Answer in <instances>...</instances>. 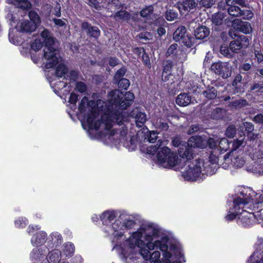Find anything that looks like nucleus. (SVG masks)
Masks as SVG:
<instances>
[{
    "mask_svg": "<svg viewBox=\"0 0 263 263\" xmlns=\"http://www.w3.org/2000/svg\"><path fill=\"white\" fill-rule=\"evenodd\" d=\"M108 98L105 104V116H102V121L105 125V129L108 131L113 126L112 119L115 120L119 125L128 121V116L123 110L133 104L135 96L130 91L123 93L118 89H114L109 92Z\"/></svg>",
    "mask_w": 263,
    "mask_h": 263,
    "instance_id": "nucleus-1",
    "label": "nucleus"
},
{
    "mask_svg": "<svg viewBox=\"0 0 263 263\" xmlns=\"http://www.w3.org/2000/svg\"><path fill=\"white\" fill-rule=\"evenodd\" d=\"M162 72L161 80L164 82L169 80L171 82L167 83V91L171 94H175L179 90L182 78L179 74L172 73L173 67V61L171 60H164L162 62Z\"/></svg>",
    "mask_w": 263,
    "mask_h": 263,
    "instance_id": "nucleus-2",
    "label": "nucleus"
},
{
    "mask_svg": "<svg viewBox=\"0 0 263 263\" xmlns=\"http://www.w3.org/2000/svg\"><path fill=\"white\" fill-rule=\"evenodd\" d=\"M43 58L47 61L45 64V67L46 69L53 68L59 63L58 51L53 47L54 39L50 36L43 40Z\"/></svg>",
    "mask_w": 263,
    "mask_h": 263,
    "instance_id": "nucleus-3",
    "label": "nucleus"
},
{
    "mask_svg": "<svg viewBox=\"0 0 263 263\" xmlns=\"http://www.w3.org/2000/svg\"><path fill=\"white\" fill-rule=\"evenodd\" d=\"M192 148H205V139L199 136H192L184 145H182L178 149V154L182 159L189 160L193 158Z\"/></svg>",
    "mask_w": 263,
    "mask_h": 263,
    "instance_id": "nucleus-4",
    "label": "nucleus"
},
{
    "mask_svg": "<svg viewBox=\"0 0 263 263\" xmlns=\"http://www.w3.org/2000/svg\"><path fill=\"white\" fill-rule=\"evenodd\" d=\"M185 159L184 162L187 165L186 170L183 172L184 178L188 181H195L200 176L201 173V165L203 164V160L201 159L193 160Z\"/></svg>",
    "mask_w": 263,
    "mask_h": 263,
    "instance_id": "nucleus-5",
    "label": "nucleus"
},
{
    "mask_svg": "<svg viewBox=\"0 0 263 263\" xmlns=\"http://www.w3.org/2000/svg\"><path fill=\"white\" fill-rule=\"evenodd\" d=\"M157 159L160 164L166 163L167 168H172L179 164V159L176 153L171 151L168 147L164 146L158 151Z\"/></svg>",
    "mask_w": 263,
    "mask_h": 263,
    "instance_id": "nucleus-6",
    "label": "nucleus"
},
{
    "mask_svg": "<svg viewBox=\"0 0 263 263\" xmlns=\"http://www.w3.org/2000/svg\"><path fill=\"white\" fill-rule=\"evenodd\" d=\"M228 5V13L233 17H240L244 20H250L253 16V12L247 9H241L239 7L233 4L231 0H226Z\"/></svg>",
    "mask_w": 263,
    "mask_h": 263,
    "instance_id": "nucleus-7",
    "label": "nucleus"
},
{
    "mask_svg": "<svg viewBox=\"0 0 263 263\" xmlns=\"http://www.w3.org/2000/svg\"><path fill=\"white\" fill-rule=\"evenodd\" d=\"M177 3L182 15L186 16L199 10V0H179Z\"/></svg>",
    "mask_w": 263,
    "mask_h": 263,
    "instance_id": "nucleus-8",
    "label": "nucleus"
},
{
    "mask_svg": "<svg viewBox=\"0 0 263 263\" xmlns=\"http://www.w3.org/2000/svg\"><path fill=\"white\" fill-rule=\"evenodd\" d=\"M211 69L215 74L223 78H228L231 74V67L228 62H215L212 64Z\"/></svg>",
    "mask_w": 263,
    "mask_h": 263,
    "instance_id": "nucleus-9",
    "label": "nucleus"
},
{
    "mask_svg": "<svg viewBox=\"0 0 263 263\" xmlns=\"http://www.w3.org/2000/svg\"><path fill=\"white\" fill-rule=\"evenodd\" d=\"M248 203L249 201L247 198L239 197L234 198L233 200V209L235 210V213L229 212L225 217L226 220L228 221H231L236 218L237 216H238L240 209L243 208L245 205Z\"/></svg>",
    "mask_w": 263,
    "mask_h": 263,
    "instance_id": "nucleus-10",
    "label": "nucleus"
},
{
    "mask_svg": "<svg viewBox=\"0 0 263 263\" xmlns=\"http://www.w3.org/2000/svg\"><path fill=\"white\" fill-rule=\"evenodd\" d=\"M226 16V11H218L212 15L211 21L212 29L214 31H220L223 29Z\"/></svg>",
    "mask_w": 263,
    "mask_h": 263,
    "instance_id": "nucleus-11",
    "label": "nucleus"
},
{
    "mask_svg": "<svg viewBox=\"0 0 263 263\" xmlns=\"http://www.w3.org/2000/svg\"><path fill=\"white\" fill-rule=\"evenodd\" d=\"M236 38L231 41L229 44L230 50L234 53L238 52L242 48H247L249 45V40L245 35H236Z\"/></svg>",
    "mask_w": 263,
    "mask_h": 263,
    "instance_id": "nucleus-12",
    "label": "nucleus"
},
{
    "mask_svg": "<svg viewBox=\"0 0 263 263\" xmlns=\"http://www.w3.org/2000/svg\"><path fill=\"white\" fill-rule=\"evenodd\" d=\"M254 219L255 215L253 213L242 210L241 212H239L236 221L239 225L246 228H249L253 225Z\"/></svg>",
    "mask_w": 263,
    "mask_h": 263,
    "instance_id": "nucleus-13",
    "label": "nucleus"
},
{
    "mask_svg": "<svg viewBox=\"0 0 263 263\" xmlns=\"http://www.w3.org/2000/svg\"><path fill=\"white\" fill-rule=\"evenodd\" d=\"M81 28L84 31L87 35L94 40H98L101 34V31L99 28L96 26H92L87 21H84L81 23Z\"/></svg>",
    "mask_w": 263,
    "mask_h": 263,
    "instance_id": "nucleus-14",
    "label": "nucleus"
},
{
    "mask_svg": "<svg viewBox=\"0 0 263 263\" xmlns=\"http://www.w3.org/2000/svg\"><path fill=\"white\" fill-rule=\"evenodd\" d=\"M232 26L235 30L246 34L250 33L252 31L250 23L248 22L243 21L240 19H234L232 21Z\"/></svg>",
    "mask_w": 263,
    "mask_h": 263,
    "instance_id": "nucleus-15",
    "label": "nucleus"
},
{
    "mask_svg": "<svg viewBox=\"0 0 263 263\" xmlns=\"http://www.w3.org/2000/svg\"><path fill=\"white\" fill-rule=\"evenodd\" d=\"M177 1L172 2L166 7L165 12V18L167 21H172L176 19L178 17V11L180 13V9L177 5Z\"/></svg>",
    "mask_w": 263,
    "mask_h": 263,
    "instance_id": "nucleus-16",
    "label": "nucleus"
},
{
    "mask_svg": "<svg viewBox=\"0 0 263 263\" xmlns=\"http://www.w3.org/2000/svg\"><path fill=\"white\" fill-rule=\"evenodd\" d=\"M130 115L132 118L135 119L136 124L139 127L143 125L146 121V115L145 112H142L139 108L133 109Z\"/></svg>",
    "mask_w": 263,
    "mask_h": 263,
    "instance_id": "nucleus-17",
    "label": "nucleus"
},
{
    "mask_svg": "<svg viewBox=\"0 0 263 263\" xmlns=\"http://www.w3.org/2000/svg\"><path fill=\"white\" fill-rule=\"evenodd\" d=\"M210 29L205 26H199L194 30V35L196 40H203L206 39L210 35Z\"/></svg>",
    "mask_w": 263,
    "mask_h": 263,
    "instance_id": "nucleus-18",
    "label": "nucleus"
},
{
    "mask_svg": "<svg viewBox=\"0 0 263 263\" xmlns=\"http://www.w3.org/2000/svg\"><path fill=\"white\" fill-rule=\"evenodd\" d=\"M47 234L44 231H40L34 234L31 239V242L33 245H42L46 241Z\"/></svg>",
    "mask_w": 263,
    "mask_h": 263,
    "instance_id": "nucleus-19",
    "label": "nucleus"
},
{
    "mask_svg": "<svg viewBox=\"0 0 263 263\" xmlns=\"http://www.w3.org/2000/svg\"><path fill=\"white\" fill-rule=\"evenodd\" d=\"M117 215L114 211H106L100 216V219L104 225H108L115 220Z\"/></svg>",
    "mask_w": 263,
    "mask_h": 263,
    "instance_id": "nucleus-20",
    "label": "nucleus"
},
{
    "mask_svg": "<svg viewBox=\"0 0 263 263\" xmlns=\"http://www.w3.org/2000/svg\"><path fill=\"white\" fill-rule=\"evenodd\" d=\"M191 102V97L186 93H181L176 99V103L180 106H186Z\"/></svg>",
    "mask_w": 263,
    "mask_h": 263,
    "instance_id": "nucleus-21",
    "label": "nucleus"
},
{
    "mask_svg": "<svg viewBox=\"0 0 263 263\" xmlns=\"http://www.w3.org/2000/svg\"><path fill=\"white\" fill-rule=\"evenodd\" d=\"M242 127V131L245 136H247L250 139H254L253 133L254 126L251 122H245Z\"/></svg>",
    "mask_w": 263,
    "mask_h": 263,
    "instance_id": "nucleus-22",
    "label": "nucleus"
},
{
    "mask_svg": "<svg viewBox=\"0 0 263 263\" xmlns=\"http://www.w3.org/2000/svg\"><path fill=\"white\" fill-rule=\"evenodd\" d=\"M186 28L184 26H180L175 30L173 34V39L175 42H181L183 37L186 35Z\"/></svg>",
    "mask_w": 263,
    "mask_h": 263,
    "instance_id": "nucleus-23",
    "label": "nucleus"
},
{
    "mask_svg": "<svg viewBox=\"0 0 263 263\" xmlns=\"http://www.w3.org/2000/svg\"><path fill=\"white\" fill-rule=\"evenodd\" d=\"M37 28L36 25H33V23L26 20L21 23L20 31L22 32L31 33L35 31Z\"/></svg>",
    "mask_w": 263,
    "mask_h": 263,
    "instance_id": "nucleus-24",
    "label": "nucleus"
},
{
    "mask_svg": "<svg viewBox=\"0 0 263 263\" xmlns=\"http://www.w3.org/2000/svg\"><path fill=\"white\" fill-rule=\"evenodd\" d=\"M168 240L169 238L167 236H162L160 240H156V249H159L162 252L167 251Z\"/></svg>",
    "mask_w": 263,
    "mask_h": 263,
    "instance_id": "nucleus-25",
    "label": "nucleus"
},
{
    "mask_svg": "<svg viewBox=\"0 0 263 263\" xmlns=\"http://www.w3.org/2000/svg\"><path fill=\"white\" fill-rule=\"evenodd\" d=\"M61 258V252L58 249L52 250L48 255L49 263H59Z\"/></svg>",
    "mask_w": 263,
    "mask_h": 263,
    "instance_id": "nucleus-26",
    "label": "nucleus"
},
{
    "mask_svg": "<svg viewBox=\"0 0 263 263\" xmlns=\"http://www.w3.org/2000/svg\"><path fill=\"white\" fill-rule=\"evenodd\" d=\"M68 69L66 65L64 63L59 64L55 69V76L59 78H61L64 77L66 80L67 79L65 78V74L68 73Z\"/></svg>",
    "mask_w": 263,
    "mask_h": 263,
    "instance_id": "nucleus-27",
    "label": "nucleus"
},
{
    "mask_svg": "<svg viewBox=\"0 0 263 263\" xmlns=\"http://www.w3.org/2000/svg\"><path fill=\"white\" fill-rule=\"evenodd\" d=\"M178 45L174 43L172 44L167 49L165 57L166 58L171 57L173 60H176L177 58Z\"/></svg>",
    "mask_w": 263,
    "mask_h": 263,
    "instance_id": "nucleus-28",
    "label": "nucleus"
},
{
    "mask_svg": "<svg viewBox=\"0 0 263 263\" xmlns=\"http://www.w3.org/2000/svg\"><path fill=\"white\" fill-rule=\"evenodd\" d=\"M48 239V243H49V242L51 241V244L52 245L51 248H53L54 247H57L59 243H61L62 240V237L61 235L58 234L57 232H55L51 233Z\"/></svg>",
    "mask_w": 263,
    "mask_h": 263,
    "instance_id": "nucleus-29",
    "label": "nucleus"
},
{
    "mask_svg": "<svg viewBox=\"0 0 263 263\" xmlns=\"http://www.w3.org/2000/svg\"><path fill=\"white\" fill-rule=\"evenodd\" d=\"M13 3L17 7L23 10H28L31 7V4L28 0H13Z\"/></svg>",
    "mask_w": 263,
    "mask_h": 263,
    "instance_id": "nucleus-30",
    "label": "nucleus"
},
{
    "mask_svg": "<svg viewBox=\"0 0 263 263\" xmlns=\"http://www.w3.org/2000/svg\"><path fill=\"white\" fill-rule=\"evenodd\" d=\"M231 160L233 164V166H234V167L241 168L244 165L245 163V160L242 157H234L232 156V155H231Z\"/></svg>",
    "mask_w": 263,
    "mask_h": 263,
    "instance_id": "nucleus-31",
    "label": "nucleus"
},
{
    "mask_svg": "<svg viewBox=\"0 0 263 263\" xmlns=\"http://www.w3.org/2000/svg\"><path fill=\"white\" fill-rule=\"evenodd\" d=\"M195 39H196L194 37L187 34L183 37L180 43H181L184 46L187 47H191L195 44Z\"/></svg>",
    "mask_w": 263,
    "mask_h": 263,
    "instance_id": "nucleus-32",
    "label": "nucleus"
},
{
    "mask_svg": "<svg viewBox=\"0 0 263 263\" xmlns=\"http://www.w3.org/2000/svg\"><path fill=\"white\" fill-rule=\"evenodd\" d=\"M217 143L214 138L210 137L207 140H205V148L208 146L211 151H218Z\"/></svg>",
    "mask_w": 263,
    "mask_h": 263,
    "instance_id": "nucleus-33",
    "label": "nucleus"
},
{
    "mask_svg": "<svg viewBox=\"0 0 263 263\" xmlns=\"http://www.w3.org/2000/svg\"><path fill=\"white\" fill-rule=\"evenodd\" d=\"M28 16L30 20V22L38 27L41 23V19L38 14L35 11L31 10L29 12Z\"/></svg>",
    "mask_w": 263,
    "mask_h": 263,
    "instance_id": "nucleus-34",
    "label": "nucleus"
},
{
    "mask_svg": "<svg viewBox=\"0 0 263 263\" xmlns=\"http://www.w3.org/2000/svg\"><path fill=\"white\" fill-rule=\"evenodd\" d=\"M217 91L214 87H211L203 91V94L207 99L212 100L217 97Z\"/></svg>",
    "mask_w": 263,
    "mask_h": 263,
    "instance_id": "nucleus-35",
    "label": "nucleus"
},
{
    "mask_svg": "<svg viewBox=\"0 0 263 263\" xmlns=\"http://www.w3.org/2000/svg\"><path fill=\"white\" fill-rule=\"evenodd\" d=\"M231 104L235 108L239 109L248 106L249 103L246 99H240L232 102Z\"/></svg>",
    "mask_w": 263,
    "mask_h": 263,
    "instance_id": "nucleus-36",
    "label": "nucleus"
},
{
    "mask_svg": "<svg viewBox=\"0 0 263 263\" xmlns=\"http://www.w3.org/2000/svg\"><path fill=\"white\" fill-rule=\"evenodd\" d=\"M118 84L119 88L127 90L130 85L129 81L126 78L121 79L114 81Z\"/></svg>",
    "mask_w": 263,
    "mask_h": 263,
    "instance_id": "nucleus-37",
    "label": "nucleus"
},
{
    "mask_svg": "<svg viewBox=\"0 0 263 263\" xmlns=\"http://www.w3.org/2000/svg\"><path fill=\"white\" fill-rule=\"evenodd\" d=\"M243 142L241 140H239L238 139L234 140L232 143V146L231 148V152L229 154H227L224 158L226 159V156L229 155L230 156L233 155L234 152L236 151L237 149L239 148V147L242 144Z\"/></svg>",
    "mask_w": 263,
    "mask_h": 263,
    "instance_id": "nucleus-38",
    "label": "nucleus"
},
{
    "mask_svg": "<svg viewBox=\"0 0 263 263\" xmlns=\"http://www.w3.org/2000/svg\"><path fill=\"white\" fill-rule=\"evenodd\" d=\"M99 116L97 109H89L87 115V123L93 122Z\"/></svg>",
    "mask_w": 263,
    "mask_h": 263,
    "instance_id": "nucleus-39",
    "label": "nucleus"
},
{
    "mask_svg": "<svg viewBox=\"0 0 263 263\" xmlns=\"http://www.w3.org/2000/svg\"><path fill=\"white\" fill-rule=\"evenodd\" d=\"M88 99L85 96L82 98L79 103L78 109L80 113L82 114L86 111L87 106H88Z\"/></svg>",
    "mask_w": 263,
    "mask_h": 263,
    "instance_id": "nucleus-40",
    "label": "nucleus"
},
{
    "mask_svg": "<svg viewBox=\"0 0 263 263\" xmlns=\"http://www.w3.org/2000/svg\"><path fill=\"white\" fill-rule=\"evenodd\" d=\"M250 263H263V252L261 254L254 253L250 257Z\"/></svg>",
    "mask_w": 263,
    "mask_h": 263,
    "instance_id": "nucleus-41",
    "label": "nucleus"
},
{
    "mask_svg": "<svg viewBox=\"0 0 263 263\" xmlns=\"http://www.w3.org/2000/svg\"><path fill=\"white\" fill-rule=\"evenodd\" d=\"M127 71V69L125 66H123L119 68L115 73L114 77V81H117L121 79H123V77L125 76Z\"/></svg>",
    "mask_w": 263,
    "mask_h": 263,
    "instance_id": "nucleus-42",
    "label": "nucleus"
},
{
    "mask_svg": "<svg viewBox=\"0 0 263 263\" xmlns=\"http://www.w3.org/2000/svg\"><path fill=\"white\" fill-rule=\"evenodd\" d=\"M139 253L145 260H149L151 253L148 249L144 246H140Z\"/></svg>",
    "mask_w": 263,
    "mask_h": 263,
    "instance_id": "nucleus-43",
    "label": "nucleus"
},
{
    "mask_svg": "<svg viewBox=\"0 0 263 263\" xmlns=\"http://www.w3.org/2000/svg\"><path fill=\"white\" fill-rule=\"evenodd\" d=\"M215 0H200L199 1V10L202 7L210 8L215 4Z\"/></svg>",
    "mask_w": 263,
    "mask_h": 263,
    "instance_id": "nucleus-44",
    "label": "nucleus"
},
{
    "mask_svg": "<svg viewBox=\"0 0 263 263\" xmlns=\"http://www.w3.org/2000/svg\"><path fill=\"white\" fill-rule=\"evenodd\" d=\"M154 7L152 5L148 6L143 8L140 11V15L143 17H147L153 13Z\"/></svg>",
    "mask_w": 263,
    "mask_h": 263,
    "instance_id": "nucleus-45",
    "label": "nucleus"
},
{
    "mask_svg": "<svg viewBox=\"0 0 263 263\" xmlns=\"http://www.w3.org/2000/svg\"><path fill=\"white\" fill-rule=\"evenodd\" d=\"M43 46L41 39H35L31 44V48L35 51H39Z\"/></svg>",
    "mask_w": 263,
    "mask_h": 263,
    "instance_id": "nucleus-46",
    "label": "nucleus"
},
{
    "mask_svg": "<svg viewBox=\"0 0 263 263\" xmlns=\"http://www.w3.org/2000/svg\"><path fill=\"white\" fill-rule=\"evenodd\" d=\"M102 124H103V121H102V117L100 120H98L97 121L94 120L93 122L87 123L89 129H95L96 130L99 129Z\"/></svg>",
    "mask_w": 263,
    "mask_h": 263,
    "instance_id": "nucleus-47",
    "label": "nucleus"
},
{
    "mask_svg": "<svg viewBox=\"0 0 263 263\" xmlns=\"http://www.w3.org/2000/svg\"><path fill=\"white\" fill-rule=\"evenodd\" d=\"M28 223V220L26 218L19 217L14 221L15 226L18 228H25Z\"/></svg>",
    "mask_w": 263,
    "mask_h": 263,
    "instance_id": "nucleus-48",
    "label": "nucleus"
},
{
    "mask_svg": "<svg viewBox=\"0 0 263 263\" xmlns=\"http://www.w3.org/2000/svg\"><path fill=\"white\" fill-rule=\"evenodd\" d=\"M236 133V129L234 125H230L227 127L225 135L226 136L230 138H233Z\"/></svg>",
    "mask_w": 263,
    "mask_h": 263,
    "instance_id": "nucleus-49",
    "label": "nucleus"
},
{
    "mask_svg": "<svg viewBox=\"0 0 263 263\" xmlns=\"http://www.w3.org/2000/svg\"><path fill=\"white\" fill-rule=\"evenodd\" d=\"M116 15L120 18L126 21H128L131 16L130 13L125 10L118 11Z\"/></svg>",
    "mask_w": 263,
    "mask_h": 263,
    "instance_id": "nucleus-50",
    "label": "nucleus"
},
{
    "mask_svg": "<svg viewBox=\"0 0 263 263\" xmlns=\"http://www.w3.org/2000/svg\"><path fill=\"white\" fill-rule=\"evenodd\" d=\"M132 238L136 241L137 243H140L141 246L144 245V242L141 240L142 237V233L140 231H136L134 232L132 235Z\"/></svg>",
    "mask_w": 263,
    "mask_h": 263,
    "instance_id": "nucleus-51",
    "label": "nucleus"
},
{
    "mask_svg": "<svg viewBox=\"0 0 263 263\" xmlns=\"http://www.w3.org/2000/svg\"><path fill=\"white\" fill-rule=\"evenodd\" d=\"M74 246L71 242H68L65 246V251L67 256H72L74 252Z\"/></svg>",
    "mask_w": 263,
    "mask_h": 263,
    "instance_id": "nucleus-52",
    "label": "nucleus"
},
{
    "mask_svg": "<svg viewBox=\"0 0 263 263\" xmlns=\"http://www.w3.org/2000/svg\"><path fill=\"white\" fill-rule=\"evenodd\" d=\"M218 151H211L209 156V161L212 164H216L218 162Z\"/></svg>",
    "mask_w": 263,
    "mask_h": 263,
    "instance_id": "nucleus-53",
    "label": "nucleus"
},
{
    "mask_svg": "<svg viewBox=\"0 0 263 263\" xmlns=\"http://www.w3.org/2000/svg\"><path fill=\"white\" fill-rule=\"evenodd\" d=\"M76 88L79 92L84 93L87 90V86L84 82H78L76 84Z\"/></svg>",
    "mask_w": 263,
    "mask_h": 263,
    "instance_id": "nucleus-54",
    "label": "nucleus"
},
{
    "mask_svg": "<svg viewBox=\"0 0 263 263\" xmlns=\"http://www.w3.org/2000/svg\"><path fill=\"white\" fill-rule=\"evenodd\" d=\"M251 91L254 90L256 92H263V83L259 84L254 83L250 87Z\"/></svg>",
    "mask_w": 263,
    "mask_h": 263,
    "instance_id": "nucleus-55",
    "label": "nucleus"
},
{
    "mask_svg": "<svg viewBox=\"0 0 263 263\" xmlns=\"http://www.w3.org/2000/svg\"><path fill=\"white\" fill-rule=\"evenodd\" d=\"M176 259H182L183 262H185L184 254L182 248L180 247L177 251L173 253Z\"/></svg>",
    "mask_w": 263,
    "mask_h": 263,
    "instance_id": "nucleus-56",
    "label": "nucleus"
},
{
    "mask_svg": "<svg viewBox=\"0 0 263 263\" xmlns=\"http://www.w3.org/2000/svg\"><path fill=\"white\" fill-rule=\"evenodd\" d=\"M112 228L114 231H118L120 230H124L123 224L120 220H115L112 224Z\"/></svg>",
    "mask_w": 263,
    "mask_h": 263,
    "instance_id": "nucleus-57",
    "label": "nucleus"
},
{
    "mask_svg": "<svg viewBox=\"0 0 263 263\" xmlns=\"http://www.w3.org/2000/svg\"><path fill=\"white\" fill-rule=\"evenodd\" d=\"M158 127L161 130L166 131L168 129L169 125L164 119H160L158 122Z\"/></svg>",
    "mask_w": 263,
    "mask_h": 263,
    "instance_id": "nucleus-58",
    "label": "nucleus"
},
{
    "mask_svg": "<svg viewBox=\"0 0 263 263\" xmlns=\"http://www.w3.org/2000/svg\"><path fill=\"white\" fill-rule=\"evenodd\" d=\"M142 61L143 64L148 67H151V62L149 55L148 53L145 52L143 53L142 55Z\"/></svg>",
    "mask_w": 263,
    "mask_h": 263,
    "instance_id": "nucleus-59",
    "label": "nucleus"
},
{
    "mask_svg": "<svg viewBox=\"0 0 263 263\" xmlns=\"http://www.w3.org/2000/svg\"><path fill=\"white\" fill-rule=\"evenodd\" d=\"M135 224V221L131 219L126 220L123 223L124 228L127 230L132 229Z\"/></svg>",
    "mask_w": 263,
    "mask_h": 263,
    "instance_id": "nucleus-60",
    "label": "nucleus"
},
{
    "mask_svg": "<svg viewBox=\"0 0 263 263\" xmlns=\"http://www.w3.org/2000/svg\"><path fill=\"white\" fill-rule=\"evenodd\" d=\"M251 65L250 64L248 63H243L239 66L240 73L245 74L247 71H248L251 69Z\"/></svg>",
    "mask_w": 263,
    "mask_h": 263,
    "instance_id": "nucleus-61",
    "label": "nucleus"
},
{
    "mask_svg": "<svg viewBox=\"0 0 263 263\" xmlns=\"http://www.w3.org/2000/svg\"><path fill=\"white\" fill-rule=\"evenodd\" d=\"M78 100V95H77L75 92H72L70 93L68 102L71 104H73L74 105H76V103Z\"/></svg>",
    "mask_w": 263,
    "mask_h": 263,
    "instance_id": "nucleus-62",
    "label": "nucleus"
},
{
    "mask_svg": "<svg viewBox=\"0 0 263 263\" xmlns=\"http://www.w3.org/2000/svg\"><path fill=\"white\" fill-rule=\"evenodd\" d=\"M157 137V133L156 132L152 131L148 136L147 141L149 143H154L156 142Z\"/></svg>",
    "mask_w": 263,
    "mask_h": 263,
    "instance_id": "nucleus-63",
    "label": "nucleus"
},
{
    "mask_svg": "<svg viewBox=\"0 0 263 263\" xmlns=\"http://www.w3.org/2000/svg\"><path fill=\"white\" fill-rule=\"evenodd\" d=\"M230 48L229 47H221L220 49V53L224 55L226 57L228 58H231L233 56L232 54L230 52Z\"/></svg>",
    "mask_w": 263,
    "mask_h": 263,
    "instance_id": "nucleus-64",
    "label": "nucleus"
}]
</instances>
